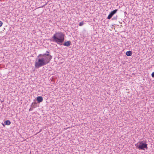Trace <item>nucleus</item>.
I'll list each match as a JSON object with an SVG mask.
<instances>
[{
  "mask_svg": "<svg viewBox=\"0 0 154 154\" xmlns=\"http://www.w3.org/2000/svg\"><path fill=\"white\" fill-rule=\"evenodd\" d=\"M4 123L5 125H8L11 124V122L9 120H8L5 121L4 122Z\"/></svg>",
  "mask_w": 154,
  "mask_h": 154,
  "instance_id": "nucleus-8",
  "label": "nucleus"
},
{
  "mask_svg": "<svg viewBox=\"0 0 154 154\" xmlns=\"http://www.w3.org/2000/svg\"><path fill=\"white\" fill-rule=\"evenodd\" d=\"M32 109H31V108L30 109H29V111H30V110H31Z\"/></svg>",
  "mask_w": 154,
  "mask_h": 154,
  "instance_id": "nucleus-15",
  "label": "nucleus"
},
{
  "mask_svg": "<svg viewBox=\"0 0 154 154\" xmlns=\"http://www.w3.org/2000/svg\"><path fill=\"white\" fill-rule=\"evenodd\" d=\"M36 100L38 103H40L43 101V97L42 96H38L37 97Z\"/></svg>",
  "mask_w": 154,
  "mask_h": 154,
  "instance_id": "nucleus-5",
  "label": "nucleus"
},
{
  "mask_svg": "<svg viewBox=\"0 0 154 154\" xmlns=\"http://www.w3.org/2000/svg\"><path fill=\"white\" fill-rule=\"evenodd\" d=\"M118 11V10L117 9H116L112 11L107 17V19H110L112 16L117 12Z\"/></svg>",
  "mask_w": 154,
  "mask_h": 154,
  "instance_id": "nucleus-4",
  "label": "nucleus"
},
{
  "mask_svg": "<svg viewBox=\"0 0 154 154\" xmlns=\"http://www.w3.org/2000/svg\"><path fill=\"white\" fill-rule=\"evenodd\" d=\"M151 75L152 77H154V72L152 73Z\"/></svg>",
  "mask_w": 154,
  "mask_h": 154,
  "instance_id": "nucleus-13",
  "label": "nucleus"
},
{
  "mask_svg": "<svg viewBox=\"0 0 154 154\" xmlns=\"http://www.w3.org/2000/svg\"><path fill=\"white\" fill-rule=\"evenodd\" d=\"M65 34L62 32H56L51 38V40L61 45L64 41Z\"/></svg>",
  "mask_w": 154,
  "mask_h": 154,
  "instance_id": "nucleus-2",
  "label": "nucleus"
},
{
  "mask_svg": "<svg viewBox=\"0 0 154 154\" xmlns=\"http://www.w3.org/2000/svg\"><path fill=\"white\" fill-rule=\"evenodd\" d=\"M51 58L52 56L49 54H40L37 56L35 62V68L38 69L47 64L50 62Z\"/></svg>",
  "mask_w": 154,
  "mask_h": 154,
  "instance_id": "nucleus-1",
  "label": "nucleus"
},
{
  "mask_svg": "<svg viewBox=\"0 0 154 154\" xmlns=\"http://www.w3.org/2000/svg\"><path fill=\"white\" fill-rule=\"evenodd\" d=\"M3 24L2 22L0 20V27L2 26Z\"/></svg>",
  "mask_w": 154,
  "mask_h": 154,
  "instance_id": "nucleus-12",
  "label": "nucleus"
},
{
  "mask_svg": "<svg viewBox=\"0 0 154 154\" xmlns=\"http://www.w3.org/2000/svg\"><path fill=\"white\" fill-rule=\"evenodd\" d=\"M117 16H116V17H114L112 18V20H116L117 18Z\"/></svg>",
  "mask_w": 154,
  "mask_h": 154,
  "instance_id": "nucleus-11",
  "label": "nucleus"
},
{
  "mask_svg": "<svg viewBox=\"0 0 154 154\" xmlns=\"http://www.w3.org/2000/svg\"><path fill=\"white\" fill-rule=\"evenodd\" d=\"M37 103L35 102H33L32 104V106L33 108H35L37 106Z\"/></svg>",
  "mask_w": 154,
  "mask_h": 154,
  "instance_id": "nucleus-9",
  "label": "nucleus"
},
{
  "mask_svg": "<svg viewBox=\"0 0 154 154\" xmlns=\"http://www.w3.org/2000/svg\"><path fill=\"white\" fill-rule=\"evenodd\" d=\"M84 24V23L83 21H82L79 23V26H82Z\"/></svg>",
  "mask_w": 154,
  "mask_h": 154,
  "instance_id": "nucleus-10",
  "label": "nucleus"
},
{
  "mask_svg": "<svg viewBox=\"0 0 154 154\" xmlns=\"http://www.w3.org/2000/svg\"><path fill=\"white\" fill-rule=\"evenodd\" d=\"M147 144L146 141H139L135 144V146L137 149L140 150H143L144 151L148 149Z\"/></svg>",
  "mask_w": 154,
  "mask_h": 154,
  "instance_id": "nucleus-3",
  "label": "nucleus"
},
{
  "mask_svg": "<svg viewBox=\"0 0 154 154\" xmlns=\"http://www.w3.org/2000/svg\"><path fill=\"white\" fill-rule=\"evenodd\" d=\"M50 52L48 51H46V54H50Z\"/></svg>",
  "mask_w": 154,
  "mask_h": 154,
  "instance_id": "nucleus-14",
  "label": "nucleus"
},
{
  "mask_svg": "<svg viewBox=\"0 0 154 154\" xmlns=\"http://www.w3.org/2000/svg\"><path fill=\"white\" fill-rule=\"evenodd\" d=\"M71 45V42L70 41H67L65 42L63 45L67 47H69Z\"/></svg>",
  "mask_w": 154,
  "mask_h": 154,
  "instance_id": "nucleus-6",
  "label": "nucleus"
},
{
  "mask_svg": "<svg viewBox=\"0 0 154 154\" xmlns=\"http://www.w3.org/2000/svg\"><path fill=\"white\" fill-rule=\"evenodd\" d=\"M132 54V52L131 51H127L126 53V55L128 56H130Z\"/></svg>",
  "mask_w": 154,
  "mask_h": 154,
  "instance_id": "nucleus-7",
  "label": "nucleus"
}]
</instances>
